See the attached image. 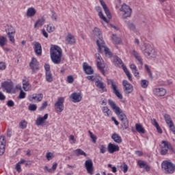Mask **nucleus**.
Here are the masks:
<instances>
[{"label": "nucleus", "instance_id": "43", "mask_svg": "<svg viewBox=\"0 0 175 175\" xmlns=\"http://www.w3.org/2000/svg\"><path fill=\"white\" fill-rule=\"evenodd\" d=\"M107 84L109 85H111V88H112L113 90H116V88H117V85H116V83H114V81H113L111 79L107 80Z\"/></svg>", "mask_w": 175, "mask_h": 175}, {"label": "nucleus", "instance_id": "9", "mask_svg": "<svg viewBox=\"0 0 175 175\" xmlns=\"http://www.w3.org/2000/svg\"><path fill=\"white\" fill-rule=\"evenodd\" d=\"M164 119L167 125L170 128V130L174 133V135H175L174 123H173V120H172V118H170V116H169L168 114H165Z\"/></svg>", "mask_w": 175, "mask_h": 175}, {"label": "nucleus", "instance_id": "2", "mask_svg": "<svg viewBox=\"0 0 175 175\" xmlns=\"http://www.w3.org/2000/svg\"><path fill=\"white\" fill-rule=\"evenodd\" d=\"M51 58L53 64H61V58L62 57V49L57 45H53L50 49Z\"/></svg>", "mask_w": 175, "mask_h": 175}, {"label": "nucleus", "instance_id": "50", "mask_svg": "<svg viewBox=\"0 0 175 175\" xmlns=\"http://www.w3.org/2000/svg\"><path fill=\"white\" fill-rule=\"evenodd\" d=\"M47 106H48L47 101H44L42 103V105L39 108V111H43V110H44V109H46V107H47Z\"/></svg>", "mask_w": 175, "mask_h": 175}, {"label": "nucleus", "instance_id": "58", "mask_svg": "<svg viewBox=\"0 0 175 175\" xmlns=\"http://www.w3.org/2000/svg\"><path fill=\"white\" fill-rule=\"evenodd\" d=\"M16 170L18 173H20V172H21V164L18 163L16 166Z\"/></svg>", "mask_w": 175, "mask_h": 175}, {"label": "nucleus", "instance_id": "5", "mask_svg": "<svg viewBox=\"0 0 175 175\" xmlns=\"http://www.w3.org/2000/svg\"><path fill=\"white\" fill-rule=\"evenodd\" d=\"M97 46L98 47V52L100 53H105L106 57H108V58H110V57L113 55L110 51V49L106 47L104 40H100L99 41H97Z\"/></svg>", "mask_w": 175, "mask_h": 175}, {"label": "nucleus", "instance_id": "4", "mask_svg": "<svg viewBox=\"0 0 175 175\" xmlns=\"http://www.w3.org/2000/svg\"><path fill=\"white\" fill-rule=\"evenodd\" d=\"M143 53L148 59H155L157 58V52L151 45H146Z\"/></svg>", "mask_w": 175, "mask_h": 175}, {"label": "nucleus", "instance_id": "23", "mask_svg": "<svg viewBox=\"0 0 175 175\" xmlns=\"http://www.w3.org/2000/svg\"><path fill=\"white\" fill-rule=\"evenodd\" d=\"M83 70L85 71V73H86V75H92L94 73V69H92V66H88L87 63H83Z\"/></svg>", "mask_w": 175, "mask_h": 175}, {"label": "nucleus", "instance_id": "60", "mask_svg": "<svg viewBox=\"0 0 175 175\" xmlns=\"http://www.w3.org/2000/svg\"><path fill=\"white\" fill-rule=\"evenodd\" d=\"M168 150L171 151V152L174 153V149L173 148V146H172V144L168 142Z\"/></svg>", "mask_w": 175, "mask_h": 175}, {"label": "nucleus", "instance_id": "37", "mask_svg": "<svg viewBox=\"0 0 175 175\" xmlns=\"http://www.w3.org/2000/svg\"><path fill=\"white\" fill-rule=\"evenodd\" d=\"M133 55H134L135 58L139 62L140 65H143V60L142 59V57L139 55V53L136 52V51H133Z\"/></svg>", "mask_w": 175, "mask_h": 175}, {"label": "nucleus", "instance_id": "41", "mask_svg": "<svg viewBox=\"0 0 175 175\" xmlns=\"http://www.w3.org/2000/svg\"><path fill=\"white\" fill-rule=\"evenodd\" d=\"M27 124H28V122H26L25 120H23L19 122V127L21 128V129H25V128H27Z\"/></svg>", "mask_w": 175, "mask_h": 175}, {"label": "nucleus", "instance_id": "51", "mask_svg": "<svg viewBox=\"0 0 175 175\" xmlns=\"http://www.w3.org/2000/svg\"><path fill=\"white\" fill-rule=\"evenodd\" d=\"M25 95H27V94H25V92H24V91L21 90L18 98V99H24V98H25Z\"/></svg>", "mask_w": 175, "mask_h": 175}, {"label": "nucleus", "instance_id": "38", "mask_svg": "<svg viewBox=\"0 0 175 175\" xmlns=\"http://www.w3.org/2000/svg\"><path fill=\"white\" fill-rule=\"evenodd\" d=\"M46 80L48 83H52L53 79V74H51V72H46Z\"/></svg>", "mask_w": 175, "mask_h": 175}, {"label": "nucleus", "instance_id": "17", "mask_svg": "<svg viewBox=\"0 0 175 175\" xmlns=\"http://www.w3.org/2000/svg\"><path fill=\"white\" fill-rule=\"evenodd\" d=\"M29 66L31 69H32L33 72H35V70H39V63H38V60L36 58L33 57L30 64Z\"/></svg>", "mask_w": 175, "mask_h": 175}, {"label": "nucleus", "instance_id": "7", "mask_svg": "<svg viewBox=\"0 0 175 175\" xmlns=\"http://www.w3.org/2000/svg\"><path fill=\"white\" fill-rule=\"evenodd\" d=\"M96 59V64H97V68L99 69L103 75H105V67L106 66L105 65V62L103 61V59L102 58V56L99 53L95 54Z\"/></svg>", "mask_w": 175, "mask_h": 175}, {"label": "nucleus", "instance_id": "42", "mask_svg": "<svg viewBox=\"0 0 175 175\" xmlns=\"http://www.w3.org/2000/svg\"><path fill=\"white\" fill-rule=\"evenodd\" d=\"M112 40L116 44H120L121 43V38L117 36V35H113L112 36Z\"/></svg>", "mask_w": 175, "mask_h": 175}, {"label": "nucleus", "instance_id": "61", "mask_svg": "<svg viewBox=\"0 0 175 175\" xmlns=\"http://www.w3.org/2000/svg\"><path fill=\"white\" fill-rule=\"evenodd\" d=\"M130 68L133 70V72H136L137 69L135 64L130 65Z\"/></svg>", "mask_w": 175, "mask_h": 175}, {"label": "nucleus", "instance_id": "20", "mask_svg": "<svg viewBox=\"0 0 175 175\" xmlns=\"http://www.w3.org/2000/svg\"><path fill=\"white\" fill-rule=\"evenodd\" d=\"M70 98L73 99L72 102H74V103L81 102L82 99L81 94L80 93H72L70 96Z\"/></svg>", "mask_w": 175, "mask_h": 175}, {"label": "nucleus", "instance_id": "30", "mask_svg": "<svg viewBox=\"0 0 175 175\" xmlns=\"http://www.w3.org/2000/svg\"><path fill=\"white\" fill-rule=\"evenodd\" d=\"M95 9H96V12H98V16H99L100 18L103 20V21H105V23H107V19L106 18V17L105 16H103V13L102 12L100 7L96 6L95 8Z\"/></svg>", "mask_w": 175, "mask_h": 175}, {"label": "nucleus", "instance_id": "36", "mask_svg": "<svg viewBox=\"0 0 175 175\" xmlns=\"http://www.w3.org/2000/svg\"><path fill=\"white\" fill-rule=\"evenodd\" d=\"M124 23H126V25L131 29V31H135L136 29V27L135 26V24H133L131 21H125Z\"/></svg>", "mask_w": 175, "mask_h": 175}, {"label": "nucleus", "instance_id": "12", "mask_svg": "<svg viewBox=\"0 0 175 175\" xmlns=\"http://www.w3.org/2000/svg\"><path fill=\"white\" fill-rule=\"evenodd\" d=\"M161 148L160 154L161 155H166V154H167V151H169V142L162 141Z\"/></svg>", "mask_w": 175, "mask_h": 175}, {"label": "nucleus", "instance_id": "45", "mask_svg": "<svg viewBox=\"0 0 175 175\" xmlns=\"http://www.w3.org/2000/svg\"><path fill=\"white\" fill-rule=\"evenodd\" d=\"M29 111H36V109H38V106L36 104H30L28 107Z\"/></svg>", "mask_w": 175, "mask_h": 175}, {"label": "nucleus", "instance_id": "28", "mask_svg": "<svg viewBox=\"0 0 175 175\" xmlns=\"http://www.w3.org/2000/svg\"><path fill=\"white\" fill-rule=\"evenodd\" d=\"M36 14V10L33 8H29L26 12L27 17H33Z\"/></svg>", "mask_w": 175, "mask_h": 175}, {"label": "nucleus", "instance_id": "18", "mask_svg": "<svg viewBox=\"0 0 175 175\" xmlns=\"http://www.w3.org/2000/svg\"><path fill=\"white\" fill-rule=\"evenodd\" d=\"M153 92L157 96H165L166 95V90L162 88L154 89Z\"/></svg>", "mask_w": 175, "mask_h": 175}, {"label": "nucleus", "instance_id": "34", "mask_svg": "<svg viewBox=\"0 0 175 175\" xmlns=\"http://www.w3.org/2000/svg\"><path fill=\"white\" fill-rule=\"evenodd\" d=\"M44 21H46L44 18L38 19L34 25V28H38V27H42V25L44 24Z\"/></svg>", "mask_w": 175, "mask_h": 175}, {"label": "nucleus", "instance_id": "64", "mask_svg": "<svg viewBox=\"0 0 175 175\" xmlns=\"http://www.w3.org/2000/svg\"><path fill=\"white\" fill-rule=\"evenodd\" d=\"M44 68H45L46 73H47V72H51L50 71V65L45 64Z\"/></svg>", "mask_w": 175, "mask_h": 175}, {"label": "nucleus", "instance_id": "6", "mask_svg": "<svg viewBox=\"0 0 175 175\" xmlns=\"http://www.w3.org/2000/svg\"><path fill=\"white\" fill-rule=\"evenodd\" d=\"M120 11L123 12L122 17L124 19L128 18V17H131V16H132V8H131V7L126 4L122 5Z\"/></svg>", "mask_w": 175, "mask_h": 175}, {"label": "nucleus", "instance_id": "47", "mask_svg": "<svg viewBox=\"0 0 175 175\" xmlns=\"http://www.w3.org/2000/svg\"><path fill=\"white\" fill-rule=\"evenodd\" d=\"M141 86L142 88H147L148 87V81L143 79L141 81Z\"/></svg>", "mask_w": 175, "mask_h": 175}, {"label": "nucleus", "instance_id": "21", "mask_svg": "<svg viewBox=\"0 0 175 175\" xmlns=\"http://www.w3.org/2000/svg\"><path fill=\"white\" fill-rule=\"evenodd\" d=\"M93 33L94 36H97V38H98V39L96 40V44H98V41L103 40V37L102 36V33L100 32V29H99V28L95 27L93 30Z\"/></svg>", "mask_w": 175, "mask_h": 175}, {"label": "nucleus", "instance_id": "59", "mask_svg": "<svg viewBox=\"0 0 175 175\" xmlns=\"http://www.w3.org/2000/svg\"><path fill=\"white\" fill-rule=\"evenodd\" d=\"M100 152L101 154H105L106 152V147H105V146H101V148L100 149Z\"/></svg>", "mask_w": 175, "mask_h": 175}, {"label": "nucleus", "instance_id": "44", "mask_svg": "<svg viewBox=\"0 0 175 175\" xmlns=\"http://www.w3.org/2000/svg\"><path fill=\"white\" fill-rule=\"evenodd\" d=\"M113 94L118 98L119 99H122V94L120 93V91L118 90L117 88L113 90Z\"/></svg>", "mask_w": 175, "mask_h": 175}, {"label": "nucleus", "instance_id": "22", "mask_svg": "<svg viewBox=\"0 0 175 175\" xmlns=\"http://www.w3.org/2000/svg\"><path fill=\"white\" fill-rule=\"evenodd\" d=\"M34 51L38 57L42 55V44L39 42H35L34 44Z\"/></svg>", "mask_w": 175, "mask_h": 175}, {"label": "nucleus", "instance_id": "14", "mask_svg": "<svg viewBox=\"0 0 175 175\" xmlns=\"http://www.w3.org/2000/svg\"><path fill=\"white\" fill-rule=\"evenodd\" d=\"M6 146V139L5 136L1 135L0 137V155L5 154V147Z\"/></svg>", "mask_w": 175, "mask_h": 175}, {"label": "nucleus", "instance_id": "46", "mask_svg": "<svg viewBox=\"0 0 175 175\" xmlns=\"http://www.w3.org/2000/svg\"><path fill=\"white\" fill-rule=\"evenodd\" d=\"M55 30V27L53 26V25L50 24L47 25L46 31L49 32V33L51 32H54Z\"/></svg>", "mask_w": 175, "mask_h": 175}, {"label": "nucleus", "instance_id": "40", "mask_svg": "<svg viewBox=\"0 0 175 175\" xmlns=\"http://www.w3.org/2000/svg\"><path fill=\"white\" fill-rule=\"evenodd\" d=\"M113 62L115 65H122V60L118 56L113 57Z\"/></svg>", "mask_w": 175, "mask_h": 175}, {"label": "nucleus", "instance_id": "55", "mask_svg": "<svg viewBox=\"0 0 175 175\" xmlns=\"http://www.w3.org/2000/svg\"><path fill=\"white\" fill-rule=\"evenodd\" d=\"M121 167L123 169L122 171L124 173H126V172H128V165L125 163H123V166L121 165Z\"/></svg>", "mask_w": 175, "mask_h": 175}, {"label": "nucleus", "instance_id": "48", "mask_svg": "<svg viewBox=\"0 0 175 175\" xmlns=\"http://www.w3.org/2000/svg\"><path fill=\"white\" fill-rule=\"evenodd\" d=\"M88 133L92 140V142L94 144L96 143V137L92 133V132H91V131H89Z\"/></svg>", "mask_w": 175, "mask_h": 175}, {"label": "nucleus", "instance_id": "24", "mask_svg": "<svg viewBox=\"0 0 175 175\" xmlns=\"http://www.w3.org/2000/svg\"><path fill=\"white\" fill-rule=\"evenodd\" d=\"M66 42L67 44H75V43H76V40L75 39V36H73V35L68 33L66 37Z\"/></svg>", "mask_w": 175, "mask_h": 175}, {"label": "nucleus", "instance_id": "3", "mask_svg": "<svg viewBox=\"0 0 175 175\" xmlns=\"http://www.w3.org/2000/svg\"><path fill=\"white\" fill-rule=\"evenodd\" d=\"M161 168L165 174H173L175 172L174 163L168 161H163L161 163Z\"/></svg>", "mask_w": 175, "mask_h": 175}, {"label": "nucleus", "instance_id": "49", "mask_svg": "<svg viewBox=\"0 0 175 175\" xmlns=\"http://www.w3.org/2000/svg\"><path fill=\"white\" fill-rule=\"evenodd\" d=\"M46 157L47 161H51V159L54 158V154L52 152H49L46 153Z\"/></svg>", "mask_w": 175, "mask_h": 175}, {"label": "nucleus", "instance_id": "25", "mask_svg": "<svg viewBox=\"0 0 175 175\" xmlns=\"http://www.w3.org/2000/svg\"><path fill=\"white\" fill-rule=\"evenodd\" d=\"M96 85L99 88L100 90H102L103 92H106L107 91V89H106V85L105 83L99 80L96 81Z\"/></svg>", "mask_w": 175, "mask_h": 175}, {"label": "nucleus", "instance_id": "56", "mask_svg": "<svg viewBox=\"0 0 175 175\" xmlns=\"http://www.w3.org/2000/svg\"><path fill=\"white\" fill-rule=\"evenodd\" d=\"M138 165L140 167H143L144 169L147 163H146L144 161H138Z\"/></svg>", "mask_w": 175, "mask_h": 175}, {"label": "nucleus", "instance_id": "63", "mask_svg": "<svg viewBox=\"0 0 175 175\" xmlns=\"http://www.w3.org/2000/svg\"><path fill=\"white\" fill-rule=\"evenodd\" d=\"M152 125H154V126H157L158 125H159V124H158V122H157V120L155 119H152Z\"/></svg>", "mask_w": 175, "mask_h": 175}, {"label": "nucleus", "instance_id": "62", "mask_svg": "<svg viewBox=\"0 0 175 175\" xmlns=\"http://www.w3.org/2000/svg\"><path fill=\"white\" fill-rule=\"evenodd\" d=\"M125 73L129 80H130V81H132V76L131 75V72H129V71H126Z\"/></svg>", "mask_w": 175, "mask_h": 175}, {"label": "nucleus", "instance_id": "27", "mask_svg": "<svg viewBox=\"0 0 175 175\" xmlns=\"http://www.w3.org/2000/svg\"><path fill=\"white\" fill-rule=\"evenodd\" d=\"M111 139L115 143H118V144H121V143H122V139L117 133H113L111 136Z\"/></svg>", "mask_w": 175, "mask_h": 175}, {"label": "nucleus", "instance_id": "19", "mask_svg": "<svg viewBox=\"0 0 175 175\" xmlns=\"http://www.w3.org/2000/svg\"><path fill=\"white\" fill-rule=\"evenodd\" d=\"M100 5L103 6V8L104 10L105 14L107 15V17H108V18H111V14H110V10H109V8H107V5L105 3V1H103V0H100Z\"/></svg>", "mask_w": 175, "mask_h": 175}, {"label": "nucleus", "instance_id": "32", "mask_svg": "<svg viewBox=\"0 0 175 175\" xmlns=\"http://www.w3.org/2000/svg\"><path fill=\"white\" fill-rule=\"evenodd\" d=\"M75 155L77 157H80V155H83V157H87V153L83 151V150L78 148L73 151Z\"/></svg>", "mask_w": 175, "mask_h": 175}, {"label": "nucleus", "instance_id": "10", "mask_svg": "<svg viewBox=\"0 0 175 175\" xmlns=\"http://www.w3.org/2000/svg\"><path fill=\"white\" fill-rule=\"evenodd\" d=\"M85 167L89 174H94V163L91 159L85 161Z\"/></svg>", "mask_w": 175, "mask_h": 175}, {"label": "nucleus", "instance_id": "15", "mask_svg": "<svg viewBox=\"0 0 175 175\" xmlns=\"http://www.w3.org/2000/svg\"><path fill=\"white\" fill-rule=\"evenodd\" d=\"M107 150H108V152H109V154H114V152H117V151H120V146H118V145L109 143L108 144Z\"/></svg>", "mask_w": 175, "mask_h": 175}, {"label": "nucleus", "instance_id": "8", "mask_svg": "<svg viewBox=\"0 0 175 175\" xmlns=\"http://www.w3.org/2000/svg\"><path fill=\"white\" fill-rule=\"evenodd\" d=\"M65 98L64 97H59L57 102L55 103V109L57 113H62L64 111V103Z\"/></svg>", "mask_w": 175, "mask_h": 175}, {"label": "nucleus", "instance_id": "11", "mask_svg": "<svg viewBox=\"0 0 175 175\" xmlns=\"http://www.w3.org/2000/svg\"><path fill=\"white\" fill-rule=\"evenodd\" d=\"M123 87L124 88L125 94H131L133 91V86L128 82L126 80H124L122 82Z\"/></svg>", "mask_w": 175, "mask_h": 175}, {"label": "nucleus", "instance_id": "54", "mask_svg": "<svg viewBox=\"0 0 175 175\" xmlns=\"http://www.w3.org/2000/svg\"><path fill=\"white\" fill-rule=\"evenodd\" d=\"M145 68L146 69V71L148 72L150 77L152 78V73H151V70H150V67H148V66L147 64H146Z\"/></svg>", "mask_w": 175, "mask_h": 175}, {"label": "nucleus", "instance_id": "13", "mask_svg": "<svg viewBox=\"0 0 175 175\" xmlns=\"http://www.w3.org/2000/svg\"><path fill=\"white\" fill-rule=\"evenodd\" d=\"M47 118H49L48 113H46L43 117H39L36 121V125H37V126H44V125H46L44 122Z\"/></svg>", "mask_w": 175, "mask_h": 175}, {"label": "nucleus", "instance_id": "31", "mask_svg": "<svg viewBox=\"0 0 175 175\" xmlns=\"http://www.w3.org/2000/svg\"><path fill=\"white\" fill-rule=\"evenodd\" d=\"M102 111L105 117H110L112 116L111 110H110L107 107H103Z\"/></svg>", "mask_w": 175, "mask_h": 175}, {"label": "nucleus", "instance_id": "33", "mask_svg": "<svg viewBox=\"0 0 175 175\" xmlns=\"http://www.w3.org/2000/svg\"><path fill=\"white\" fill-rule=\"evenodd\" d=\"M135 129L139 133H146V130L143 128V125L140 124H135Z\"/></svg>", "mask_w": 175, "mask_h": 175}, {"label": "nucleus", "instance_id": "1", "mask_svg": "<svg viewBox=\"0 0 175 175\" xmlns=\"http://www.w3.org/2000/svg\"><path fill=\"white\" fill-rule=\"evenodd\" d=\"M108 103L111 106V109L114 111L116 114L118 116L119 120L122 122V128L123 130L128 129L129 128V121L126 115L121 111L119 107L117 106L116 103L113 100H108Z\"/></svg>", "mask_w": 175, "mask_h": 175}, {"label": "nucleus", "instance_id": "29", "mask_svg": "<svg viewBox=\"0 0 175 175\" xmlns=\"http://www.w3.org/2000/svg\"><path fill=\"white\" fill-rule=\"evenodd\" d=\"M42 99H43V94L40 93V94H36V96H33V97H31V98H29V100L30 102H32V100H36L38 102H42Z\"/></svg>", "mask_w": 175, "mask_h": 175}, {"label": "nucleus", "instance_id": "52", "mask_svg": "<svg viewBox=\"0 0 175 175\" xmlns=\"http://www.w3.org/2000/svg\"><path fill=\"white\" fill-rule=\"evenodd\" d=\"M75 81V79L73 78V76L69 75L67 77V83H69V84H72Z\"/></svg>", "mask_w": 175, "mask_h": 175}, {"label": "nucleus", "instance_id": "53", "mask_svg": "<svg viewBox=\"0 0 175 175\" xmlns=\"http://www.w3.org/2000/svg\"><path fill=\"white\" fill-rule=\"evenodd\" d=\"M6 69V63L0 62V70H5Z\"/></svg>", "mask_w": 175, "mask_h": 175}, {"label": "nucleus", "instance_id": "26", "mask_svg": "<svg viewBox=\"0 0 175 175\" xmlns=\"http://www.w3.org/2000/svg\"><path fill=\"white\" fill-rule=\"evenodd\" d=\"M23 88L25 91H29L31 88V84H29V82L28 81V79H27L26 77L23 79Z\"/></svg>", "mask_w": 175, "mask_h": 175}, {"label": "nucleus", "instance_id": "16", "mask_svg": "<svg viewBox=\"0 0 175 175\" xmlns=\"http://www.w3.org/2000/svg\"><path fill=\"white\" fill-rule=\"evenodd\" d=\"M1 87L4 90H5L7 92H10L12 90H13V84L12 83V82L9 81H4L1 83Z\"/></svg>", "mask_w": 175, "mask_h": 175}, {"label": "nucleus", "instance_id": "39", "mask_svg": "<svg viewBox=\"0 0 175 175\" xmlns=\"http://www.w3.org/2000/svg\"><path fill=\"white\" fill-rule=\"evenodd\" d=\"M8 43V39L4 36H0V46L3 47Z\"/></svg>", "mask_w": 175, "mask_h": 175}, {"label": "nucleus", "instance_id": "57", "mask_svg": "<svg viewBox=\"0 0 175 175\" xmlns=\"http://www.w3.org/2000/svg\"><path fill=\"white\" fill-rule=\"evenodd\" d=\"M7 106H8V107H13V106H14V102L12 100H9L7 102Z\"/></svg>", "mask_w": 175, "mask_h": 175}, {"label": "nucleus", "instance_id": "35", "mask_svg": "<svg viewBox=\"0 0 175 175\" xmlns=\"http://www.w3.org/2000/svg\"><path fill=\"white\" fill-rule=\"evenodd\" d=\"M14 33H16V31L14 30L11 31L8 30L7 35H8L10 41L12 42V43H14Z\"/></svg>", "mask_w": 175, "mask_h": 175}]
</instances>
